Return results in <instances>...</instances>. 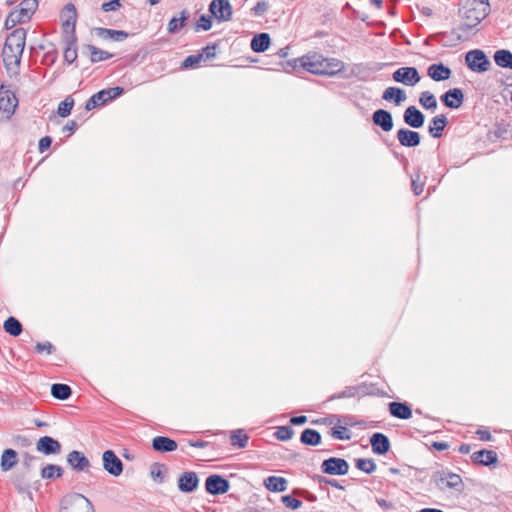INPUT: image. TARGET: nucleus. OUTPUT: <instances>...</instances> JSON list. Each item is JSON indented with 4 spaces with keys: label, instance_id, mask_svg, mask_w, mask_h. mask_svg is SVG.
<instances>
[{
    "label": "nucleus",
    "instance_id": "nucleus-33",
    "mask_svg": "<svg viewBox=\"0 0 512 512\" xmlns=\"http://www.w3.org/2000/svg\"><path fill=\"white\" fill-rule=\"evenodd\" d=\"M447 124L448 120L444 114L436 115L429 124L428 132L433 138H440Z\"/></svg>",
    "mask_w": 512,
    "mask_h": 512
},
{
    "label": "nucleus",
    "instance_id": "nucleus-10",
    "mask_svg": "<svg viewBox=\"0 0 512 512\" xmlns=\"http://www.w3.org/2000/svg\"><path fill=\"white\" fill-rule=\"evenodd\" d=\"M392 79L406 86H415L421 80V76L416 67H400L392 74Z\"/></svg>",
    "mask_w": 512,
    "mask_h": 512
},
{
    "label": "nucleus",
    "instance_id": "nucleus-21",
    "mask_svg": "<svg viewBox=\"0 0 512 512\" xmlns=\"http://www.w3.org/2000/svg\"><path fill=\"white\" fill-rule=\"evenodd\" d=\"M63 17H65L62 27L65 34H76V21L77 11L72 3H68L62 10Z\"/></svg>",
    "mask_w": 512,
    "mask_h": 512
},
{
    "label": "nucleus",
    "instance_id": "nucleus-13",
    "mask_svg": "<svg viewBox=\"0 0 512 512\" xmlns=\"http://www.w3.org/2000/svg\"><path fill=\"white\" fill-rule=\"evenodd\" d=\"M103 468L114 477H118L123 472V463L113 450H106L102 455Z\"/></svg>",
    "mask_w": 512,
    "mask_h": 512
},
{
    "label": "nucleus",
    "instance_id": "nucleus-42",
    "mask_svg": "<svg viewBox=\"0 0 512 512\" xmlns=\"http://www.w3.org/2000/svg\"><path fill=\"white\" fill-rule=\"evenodd\" d=\"M308 63H311V55H309V54L304 55L299 58H294V59L288 60L286 62L284 69L286 72H290V71L296 70L297 68H302L308 72V68H309L307 65Z\"/></svg>",
    "mask_w": 512,
    "mask_h": 512
},
{
    "label": "nucleus",
    "instance_id": "nucleus-35",
    "mask_svg": "<svg viewBox=\"0 0 512 512\" xmlns=\"http://www.w3.org/2000/svg\"><path fill=\"white\" fill-rule=\"evenodd\" d=\"M12 483L20 494H30V478L28 471L15 473L12 477Z\"/></svg>",
    "mask_w": 512,
    "mask_h": 512
},
{
    "label": "nucleus",
    "instance_id": "nucleus-51",
    "mask_svg": "<svg viewBox=\"0 0 512 512\" xmlns=\"http://www.w3.org/2000/svg\"><path fill=\"white\" fill-rule=\"evenodd\" d=\"M312 480L319 484V486L322 488V485H330L332 487H335L340 490H345V487L336 479L327 478L322 475H313Z\"/></svg>",
    "mask_w": 512,
    "mask_h": 512
},
{
    "label": "nucleus",
    "instance_id": "nucleus-23",
    "mask_svg": "<svg viewBox=\"0 0 512 512\" xmlns=\"http://www.w3.org/2000/svg\"><path fill=\"white\" fill-rule=\"evenodd\" d=\"M372 121L375 126L380 127L384 132H390L394 126L391 112L385 109L374 111Z\"/></svg>",
    "mask_w": 512,
    "mask_h": 512
},
{
    "label": "nucleus",
    "instance_id": "nucleus-28",
    "mask_svg": "<svg viewBox=\"0 0 512 512\" xmlns=\"http://www.w3.org/2000/svg\"><path fill=\"white\" fill-rule=\"evenodd\" d=\"M177 447V442L167 436H156L152 439V448L159 453L173 452Z\"/></svg>",
    "mask_w": 512,
    "mask_h": 512
},
{
    "label": "nucleus",
    "instance_id": "nucleus-20",
    "mask_svg": "<svg viewBox=\"0 0 512 512\" xmlns=\"http://www.w3.org/2000/svg\"><path fill=\"white\" fill-rule=\"evenodd\" d=\"M61 447V443L51 436L40 437L36 443L37 451L44 455L59 454Z\"/></svg>",
    "mask_w": 512,
    "mask_h": 512
},
{
    "label": "nucleus",
    "instance_id": "nucleus-50",
    "mask_svg": "<svg viewBox=\"0 0 512 512\" xmlns=\"http://www.w3.org/2000/svg\"><path fill=\"white\" fill-rule=\"evenodd\" d=\"M355 466L366 474H372L376 470V464L373 459L359 458L355 461Z\"/></svg>",
    "mask_w": 512,
    "mask_h": 512
},
{
    "label": "nucleus",
    "instance_id": "nucleus-30",
    "mask_svg": "<svg viewBox=\"0 0 512 512\" xmlns=\"http://www.w3.org/2000/svg\"><path fill=\"white\" fill-rule=\"evenodd\" d=\"M18 453L12 448L3 450L0 457V469L2 472H8L12 470L18 463Z\"/></svg>",
    "mask_w": 512,
    "mask_h": 512
},
{
    "label": "nucleus",
    "instance_id": "nucleus-62",
    "mask_svg": "<svg viewBox=\"0 0 512 512\" xmlns=\"http://www.w3.org/2000/svg\"><path fill=\"white\" fill-rule=\"evenodd\" d=\"M13 443L17 446L26 448L31 445V440L27 436L19 434L13 437Z\"/></svg>",
    "mask_w": 512,
    "mask_h": 512
},
{
    "label": "nucleus",
    "instance_id": "nucleus-55",
    "mask_svg": "<svg viewBox=\"0 0 512 512\" xmlns=\"http://www.w3.org/2000/svg\"><path fill=\"white\" fill-rule=\"evenodd\" d=\"M211 18H212V15L211 16L205 15V14L201 15L195 24V31L198 32L200 30H204V31L210 30L212 27Z\"/></svg>",
    "mask_w": 512,
    "mask_h": 512
},
{
    "label": "nucleus",
    "instance_id": "nucleus-40",
    "mask_svg": "<svg viewBox=\"0 0 512 512\" xmlns=\"http://www.w3.org/2000/svg\"><path fill=\"white\" fill-rule=\"evenodd\" d=\"M287 484V480L280 476H269L264 480V486L271 492H283Z\"/></svg>",
    "mask_w": 512,
    "mask_h": 512
},
{
    "label": "nucleus",
    "instance_id": "nucleus-9",
    "mask_svg": "<svg viewBox=\"0 0 512 512\" xmlns=\"http://www.w3.org/2000/svg\"><path fill=\"white\" fill-rule=\"evenodd\" d=\"M23 51L14 52V49L3 48L2 57L5 69L8 75L17 77L20 74V64L22 59Z\"/></svg>",
    "mask_w": 512,
    "mask_h": 512
},
{
    "label": "nucleus",
    "instance_id": "nucleus-36",
    "mask_svg": "<svg viewBox=\"0 0 512 512\" xmlns=\"http://www.w3.org/2000/svg\"><path fill=\"white\" fill-rule=\"evenodd\" d=\"M190 14L187 10H182L179 16H173L167 25L169 34H177L189 20Z\"/></svg>",
    "mask_w": 512,
    "mask_h": 512
},
{
    "label": "nucleus",
    "instance_id": "nucleus-61",
    "mask_svg": "<svg viewBox=\"0 0 512 512\" xmlns=\"http://www.w3.org/2000/svg\"><path fill=\"white\" fill-rule=\"evenodd\" d=\"M269 8V5L266 1H259L256 3V5L252 8L253 14L256 16H261L265 12H267Z\"/></svg>",
    "mask_w": 512,
    "mask_h": 512
},
{
    "label": "nucleus",
    "instance_id": "nucleus-53",
    "mask_svg": "<svg viewBox=\"0 0 512 512\" xmlns=\"http://www.w3.org/2000/svg\"><path fill=\"white\" fill-rule=\"evenodd\" d=\"M293 435L294 430L288 425L278 426L274 433L275 438L280 441H288L293 437Z\"/></svg>",
    "mask_w": 512,
    "mask_h": 512
},
{
    "label": "nucleus",
    "instance_id": "nucleus-63",
    "mask_svg": "<svg viewBox=\"0 0 512 512\" xmlns=\"http://www.w3.org/2000/svg\"><path fill=\"white\" fill-rule=\"evenodd\" d=\"M35 350L38 353H42V352L46 351L48 354H51L54 351V346L48 341L42 342V343L39 342L36 344Z\"/></svg>",
    "mask_w": 512,
    "mask_h": 512
},
{
    "label": "nucleus",
    "instance_id": "nucleus-37",
    "mask_svg": "<svg viewBox=\"0 0 512 512\" xmlns=\"http://www.w3.org/2000/svg\"><path fill=\"white\" fill-rule=\"evenodd\" d=\"M271 44V39L268 33H259L253 36L251 40V49L256 53L266 51Z\"/></svg>",
    "mask_w": 512,
    "mask_h": 512
},
{
    "label": "nucleus",
    "instance_id": "nucleus-39",
    "mask_svg": "<svg viewBox=\"0 0 512 512\" xmlns=\"http://www.w3.org/2000/svg\"><path fill=\"white\" fill-rule=\"evenodd\" d=\"M321 440L322 437L319 431L312 428L304 429L300 435L301 443L306 446H317L321 444Z\"/></svg>",
    "mask_w": 512,
    "mask_h": 512
},
{
    "label": "nucleus",
    "instance_id": "nucleus-11",
    "mask_svg": "<svg viewBox=\"0 0 512 512\" xmlns=\"http://www.w3.org/2000/svg\"><path fill=\"white\" fill-rule=\"evenodd\" d=\"M208 10L218 22H226L232 19L233 11L229 0H212Z\"/></svg>",
    "mask_w": 512,
    "mask_h": 512
},
{
    "label": "nucleus",
    "instance_id": "nucleus-6",
    "mask_svg": "<svg viewBox=\"0 0 512 512\" xmlns=\"http://www.w3.org/2000/svg\"><path fill=\"white\" fill-rule=\"evenodd\" d=\"M18 99L4 84L0 86V120H9L15 113Z\"/></svg>",
    "mask_w": 512,
    "mask_h": 512
},
{
    "label": "nucleus",
    "instance_id": "nucleus-34",
    "mask_svg": "<svg viewBox=\"0 0 512 512\" xmlns=\"http://www.w3.org/2000/svg\"><path fill=\"white\" fill-rule=\"evenodd\" d=\"M407 96L403 89L395 86L388 87L382 94V99L388 102H394L396 106H399L406 100Z\"/></svg>",
    "mask_w": 512,
    "mask_h": 512
},
{
    "label": "nucleus",
    "instance_id": "nucleus-4",
    "mask_svg": "<svg viewBox=\"0 0 512 512\" xmlns=\"http://www.w3.org/2000/svg\"><path fill=\"white\" fill-rule=\"evenodd\" d=\"M123 93L124 88L119 86L102 89L86 101L85 109L91 111L99 106L106 105L108 102L120 97Z\"/></svg>",
    "mask_w": 512,
    "mask_h": 512
},
{
    "label": "nucleus",
    "instance_id": "nucleus-27",
    "mask_svg": "<svg viewBox=\"0 0 512 512\" xmlns=\"http://www.w3.org/2000/svg\"><path fill=\"white\" fill-rule=\"evenodd\" d=\"M388 410L393 417L401 420H407L412 417V409L407 402H390L388 404Z\"/></svg>",
    "mask_w": 512,
    "mask_h": 512
},
{
    "label": "nucleus",
    "instance_id": "nucleus-16",
    "mask_svg": "<svg viewBox=\"0 0 512 512\" xmlns=\"http://www.w3.org/2000/svg\"><path fill=\"white\" fill-rule=\"evenodd\" d=\"M464 93L460 88H452L440 96L441 102L450 109H458L464 102Z\"/></svg>",
    "mask_w": 512,
    "mask_h": 512
},
{
    "label": "nucleus",
    "instance_id": "nucleus-46",
    "mask_svg": "<svg viewBox=\"0 0 512 512\" xmlns=\"http://www.w3.org/2000/svg\"><path fill=\"white\" fill-rule=\"evenodd\" d=\"M231 445L240 449L248 445L249 436L242 429L232 431L230 436Z\"/></svg>",
    "mask_w": 512,
    "mask_h": 512
},
{
    "label": "nucleus",
    "instance_id": "nucleus-22",
    "mask_svg": "<svg viewBox=\"0 0 512 512\" xmlns=\"http://www.w3.org/2000/svg\"><path fill=\"white\" fill-rule=\"evenodd\" d=\"M199 485V478L196 472H183L178 478V489L183 493L194 492Z\"/></svg>",
    "mask_w": 512,
    "mask_h": 512
},
{
    "label": "nucleus",
    "instance_id": "nucleus-48",
    "mask_svg": "<svg viewBox=\"0 0 512 512\" xmlns=\"http://www.w3.org/2000/svg\"><path fill=\"white\" fill-rule=\"evenodd\" d=\"M419 103L425 109L435 110L437 108V100L430 91H423L419 97Z\"/></svg>",
    "mask_w": 512,
    "mask_h": 512
},
{
    "label": "nucleus",
    "instance_id": "nucleus-38",
    "mask_svg": "<svg viewBox=\"0 0 512 512\" xmlns=\"http://www.w3.org/2000/svg\"><path fill=\"white\" fill-rule=\"evenodd\" d=\"M95 32L103 39H112L114 41H123L129 36V33L124 30H114L109 28H96Z\"/></svg>",
    "mask_w": 512,
    "mask_h": 512
},
{
    "label": "nucleus",
    "instance_id": "nucleus-44",
    "mask_svg": "<svg viewBox=\"0 0 512 512\" xmlns=\"http://www.w3.org/2000/svg\"><path fill=\"white\" fill-rule=\"evenodd\" d=\"M51 395L58 400H67L72 395V389L67 384L54 383L51 386Z\"/></svg>",
    "mask_w": 512,
    "mask_h": 512
},
{
    "label": "nucleus",
    "instance_id": "nucleus-31",
    "mask_svg": "<svg viewBox=\"0 0 512 512\" xmlns=\"http://www.w3.org/2000/svg\"><path fill=\"white\" fill-rule=\"evenodd\" d=\"M64 60L72 64L77 59V37L76 34H65Z\"/></svg>",
    "mask_w": 512,
    "mask_h": 512
},
{
    "label": "nucleus",
    "instance_id": "nucleus-56",
    "mask_svg": "<svg viewBox=\"0 0 512 512\" xmlns=\"http://www.w3.org/2000/svg\"><path fill=\"white\" fill-rule=\"evenodd\" d=\"M281 502L285 505V507L296 510L299 509L302 506V501L293 497L292 495H283L281 497Z\"/></svg>",
    "mask_w": 512,
    "mask_h": 512
},
{
    "label": "nucleus",
    "instance_id": "nucleus-24",
    "mask_svg": "<svg viewBox=\"0 0 512 512\" xmlns=\"http://www.w3.org/2000/svg\"><path fill=\"white\" fill-rule=\"evenodd\" d=\"M370 445L373 453L377 455H385L391 448L389 438L381 432H376L370 437Z\"/></svg>",
    "mask_w": 512,
    "mask_h": 512
},
{
    "label": "nucleus",
    "instance_id": "nucleus-45",
    "mask_svg": "<svg viewBox=\"0 0 512 512\" xmlns=\"http://www.w3.org/2000/svg\"><path fill=\"white\" fill-rule=\"evenodd\" d=\"M85 48L90 52V61L92 63L101 62L104 60H108L113 57V55L107 51L101 50L94 45H86Z\"/></svg>",
    "mask_w": 512,
    "mask_h": 512
},
{
    "label": "nucleus",
    "instance_id": "nucleus-12",
    "mask_svg": "<svg viewBox=\"0 0 512 512\" xmlns=\"http://www.w3.org/2000/svg\"><path fill=\"white\" fill-rule=\"evenodd\" d=\"M230 482L219 474L209 475L205 480V490L208 494L216 496L229 491Z\"/></svg>",
    "mask_w": 512,
    "mask_h": 512
},
{
    "label": "nucleus",
    "instance_id": "nucleus-14",
    "mask_svg": "<svg viewBox=\"0 0 512 512\" xmlns=\"http://www.w3.org/2000/svg\"><path fill=\"white\" fill-rule=\"evenodd\" d=\"M372 393L371 386L363 383L357 386H348L343 391L330 396L328 400L332 401L342 398L363 397Z\"/></svg>",
    "mask_w": 512,
    "mask_h": 512
},
{
    "label": "nucleus",
    "instance_id": "nucleus-52",
    "mask_svg": "<svg viewBox=\"0 0 512 512\" xmlns=\"http://www.w3.org/2000/svg\"><path fill=\"white\" fill-rule=\"evenodd\" d=\"M329 434L337 440H349L351 438L350 430L345 426H335L330 429Z\"/></svg>",
    "mask_w": 512,
    "mask_h": 512
},
{
    "label": "nucleus",
    "instance_id": "nucleus-54",
    "mask_svg": "<svg viewBox=\"0 0 512 512\" xmlns=\"http://www.w3.org/2000/svg\"><path fill=\"white\" fill-rule=\"evenodd\" d=\"M202 60H203V55L192 54V55L187 56L183 60L181 67L184 69L197 68Z\"/></svg>",
    "mask_w": 512,
    "mask_h": 512
},
{
    "label": "nucleus",
    "instance_id": "nucleus-1",
    "mask_svg": "<svg viewBox=\"0 0 512 512\" xmlns=\"http://www.w3.org/2000/svg\"><path fill=\"white\" fill-rule=\"evenodd\" d=\"M458 14L464 20L458 29L462 32L477 27L490 13L489 0H459Z\"/></svg>",
    "mask_w": 512,
    "mask_h": 512
},
{
    "label": "nucleus",
    "instance_id": "nucleus-2",
    "mask_svg": "<svg viewBox=\"0 0 512 512\" xmlns=\"http://www.w3.org/2000/svg\"><path fill=\"white\" fill-rule=\"evenodd\" d=\"M308 72L315 75L333 76L344 69V63L336 58H324L319 54L311 55V63H308Z\"/></svg>",
    "mask_w": 512,
    "mask_h": 512
},
{
    "label": "nucleus",
    "instance_id": "nucleus-41",
    "mask_svg": "<svg viewBox=\"0 0 512 512\" xmlns=\"http://www.w3.org/2000/svg\"><path fill=\"white\" fill-rule=\"evenodd\" d=\"M494 61L501 68L512 69V52L506 49L497 50L494 53Z\"/></svg>",
    "mask_w": 512,
    "mask_h": 512
},
{
    "label": "nucleus",
    "instance_id": "nucleus-18",
    "mask_svg": "<svg viewBox=\"0 0 512 512\" xmlns=\"http://www.w3.org/2000/svg\"><path fill=\"white\" fill-rule=\"evenodd\" d=\"M403 121L413 129L421 128L425 123V115L416 107L409 106L403 113Z\"/></svg>",
    "mask_w": 512,
    "mask_h": 512
},
{
    "label": "nucleus",
    "instance_id": "nucleus-8",
    "mask_svg": "<svg viewBox=\"0 0 512 512\" xmlns=\"http://www.w3.org/2000/svg\"><path fill=\"white\" fill-rule=\"evenodd\" d=\"M349 467L345 459L330 457L321 463L320 469L323 474L344 476L348 473Z\"/></svg>",
    "mask_w": 512,
    "mask_h": 512
},
{
    "label": "nucleus",
    "instance_id": "nucleus-17",
    "mask_svg": "<svg viewBox=\"0 0 512 512\" xmlns=\"http://www.w3.org/2000/svg\"><path fill=\"white\" fill-rule=\"evenodd\" d=\"M396 137L400 145L407 148L417 147L421 143L420 133L407 128L399 129Z\"/></svg>",
    "mask_w": 512,
    "mask_h": 512
},
{
    "label": "nucleus",
    "instance_id": "nucleus-64",
    "mask_svg": "<svg viewBox=\"0 0 512 512\" xmlns=\"http://www.w3.org/2000/svg\"><path fill=\"white\" fill-rule=\"evenodd\" d=\"M53 140L50 136H44L39 140L38 149L40 153L48 150L52 144Z\"/></svg>",
    "mask_w": 512,
    "mask_h": 512
},
{
    "label": "nucleus",
    "instance_id": "nucleus-57",
    "mask_svg": "<svg viewBox=\"0 0 512 512\" xmlns=\"http://www.w3.org/2000/svg\"><path fill=\"white\" fill-rule=\"evenodd\" d=\"M23 22L21 21V17H18L16 15V12L14 11H11L8 16L6 17L5 19V23H4V26L7 30H10L12 29L13 27H15L17 24H22Z\"/></svg>",
    "mask_w": 512,
    "mask_h": 512
},
{
    "label": "nucleus",
    "instance_id": "nucleus-43",
    "mask_svg": "<svg viewBox=\"0 0 512 512\" xmlns=\"http://www.w3.org/2000/svg\"><path fill=\"white\" fill-rule=\"evenodd\" d=\"M4 331L13 337L19 336L23 331L21 322L13 316L8 317L3 324Z\"/></svg>",
    "mask_w": 512,
    "mask_h": 512
},
{
    "label": "nucleus",
    "instance_id": "nucleus-7",
    "mask_svg": "<svg viewBox=\"0 0 512 512\" xmlns=\"http://www.w3.org/2000/svg\"><path fill=\"white\" fill-rule=\"evenodd\" d=\"M467 67L476 73L486 72L490 67V61L486 54L480 49L470 50L465 55Z\"/></svg>",
    "mask_w": 512,
    "mask_h": 512
},
{
    "label": "nucleus",
    "instance_id": "nucleus-49",
    "mask_svg": "<svg viewBox=\"0 0 512 512\" xmlns=\"http://www.w3.org/2000/svg\"><path fill=\"white\" fill-rule=\"evenodd\" d=\"M74 104L75 102L72 96H67L63 101L59 103L57 114L62 118L68 117L71 114Z\"/></svg>",
    "mask_w": 512,
    "mask_h": 512
},
{
    "label": "nucleus",
    "instance_id": "nucleus-26",
    "mask_svg": "<svg viewBox=\"0 0 512 512\" xmlns=\"http://www.w3.org/2000/svg\"><path fill=\"white\" fill-rule=\"evenodd\" d=\"M471 460L476 465L491 466L498 462V455L493 450L481 449L471 455Z\"/></svg>",
    "mask_w": 512,
    "mask_h": 512
},
{
    "label": "nucleus",
    "instance_id": "nucleus-3",
    "mask_svg": "<svg viewBox=\"0 0 512 512\" xmlns=\"http://www.w3.org/2000/svg\"><path fill=\"white\" fill-rule=\"evenodd\" d=\"M431 483H433L440 491L453 489L457 492H462L464 489V483L461 476L447 469L433 472L431 475Z\"/></svg>",
    "mask_w": 512,
    "mask_h": 512
},
{
    "label": "nucleus",
    "instance_id": "nucleus-25",
    "mask_svg": "<svg viewBox=\"0 0 512 512\" xmlns=\"http://www.w3.org/2000/svg\"><path fill=\"white\" fill-rule=\"evenodd\" d=\"M39 6L38 0H23L13 11L23 23L29 22Z\"/></svg>",
    "mask_w": 512,
    "mask_h": 512
},
{
    "label": "nucleus",
    "instance_id": "nucleus-47",
    "mask_svg": "<svg viewBox=\"0 0 512 512\" xmlns=\"http://www.w3.org/2000/svg\"><path fill=\"white\" fill-rule=\"evenodd\" d=\"M63 468L56 464H48L41 469V477L43 479L61 478L63 476Z\"/></svg>",
    "mask_w": 512,
    "mask_h": 512
},
{
    "label": "nucleus",
    "instance_id": "nucleus-19",
    "mask_svg": "<svg viewBox=\"0 0 512 512\" xmlns=\"http://www.w3.org/2000/svg\"><path fill=\"white\" fill-rule=\"evenodd\" d=\"M67 463L72 470L76 472L87 471L90 467V461L85 454L78 450H73L67 455Z\"/></svg>",
    "mask_w": 512,
    "mask_h": 512
},
{
    "label": "nucleus",
    "instance_id": "nucleus-58",
    "mask_svg": "<svg viewBox=\"0 0 512 512\" xmlns=\"http://www.w3.org/2000/svg\"><path fill=\"white\" fill-rule=\"evenodd\" d=\"M411 188L416 196H419L424 189V182L420 179V174L411 177Z\"/></svg>",
    "mask_w": 512,
    "mask_h": 512
},
{
    "label": "nucleus",
    "instance_id": "nucleus-15",
    "mask_svg": "<svg viewBox=\"0 0 512 512\" xmlns=\"http://www.w3.org/2000/svg\"><path fill=\"white\" fill-rule=\"evenodd\" d=\"M27 31L24 28L13 30L6 38L4 47L14 49V52L24 51Z\"/></svg>",
    "mask_w": 512,
    "mask_h": 512
},
{
    "label": "nucleus",
    "instance_id": "nucleus-59",
    "mask_svg": "<svg viewBox=\"0 0 512 512\" xmlns=\"http://www.w3.org/2000/svg\"><path fill=\"white\" fill-rule=\"evenodd\" d=\"M217 48V44H209L202 48L201 53L199 55H203V60H209L215 57V50Z\"/></svg>",
    "mask_w": 512,
    "mask_h": 512
},
{
    "label": "nucleus",
    "instance_id": "nucleus-29",
    "mask_svg": "<svg viewBox=\"0 0 512 512\" xmlns=\"http://www.w3.org/2000/svg\"><path fill=\"white\" fill-rule=\"evenodd\" d=\"M427 74L432 80L440 82L449 79L452 71L443 63H435L428 67Z\"/></svg>",
    "mask_w": 512,
    "mask_h": 512
},
{
    "label": "nucleus",
    "instance_id": "nucleus-32",
    "mask_svg": "<svg viewBox=\"0 0 512 512\" xmlns=\"http://www.w3.org/2000/svg\"><path fill=\"white\" fill-rule=\"evenodd\" d=\"M432 37L438 41L443 47H453L463 40L462 35L457 34L454 30L451 32H439Z\"/></svg>",
    "mask_w": 512,
    "mask_h": 512
},
{
    "label": "nucleus",
    "instance_id": "nucleus-60",
    "mask_svg": "<svg viewBox=\"0 0 512 512\" xmlns=\"http://www.w3.org/2000/svg\"><path fill=\"white\" fill-rule=\"evenodd\" d=\"M122 6L120 0H110L108 2H104L101 6V9L104 12L116 11Z\"/></svg>",
    "mask_w": 512,
    "mask_h": 512
},
{
    "label": "nucleus",
    "instance_id": "nucleus-5",
    "mask_svg": "<svg viewBox=\"0 0 512 512\" xmlns=\"http://www.w3.org/2000/svg\"><path fill=\"white\" fill-rule=\"evenodd\" d=\"M60 512H94V507L84 495L73 493L63 498Z\"/></svg>",
    "mask_w": 512,
    "mask_h": 512
}]
</instances>
